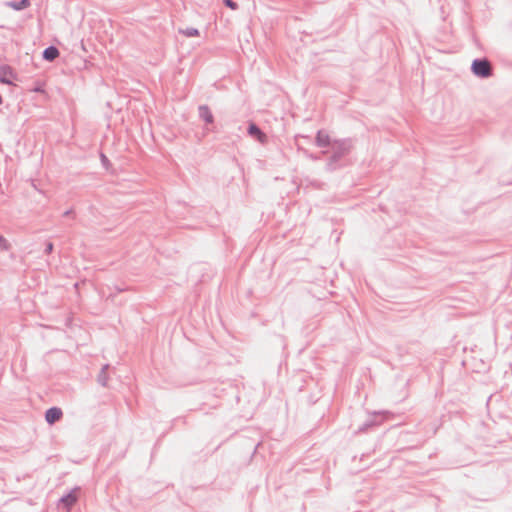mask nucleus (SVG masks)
I'll use <instances>...</instances> for the list:
<instances>
[{"label": "nucleus", "mask_w": 512, "mask_h": 512, "mask_svg": "<svg viewBox=\"0 0 512 512\" xmlns=\"http://www.w3.org/2000/svg\"><path fill=\"white\" fill-rule=\"evenodd\" d=\"M354 148V141L351 138L334 139L330 151L323 150L322 155L329 153L325 169L329 172L336 171L345 166L344 159L351 153Z\"/></svg>", "instance_id": "obj_1"}, {"label": "nucleus", "mask_w": 512, "mask_h": 512, "mask_svg": "<svg viewBox=\"0 0 512 512\" xmlns=\"http://www.w3.org/2000/svg\"><path fill=\"white\" fill-rule=\"evenodd\" d=\"M391 416L392 413L389 411H373L369 414V417L363 422V424L359 426L355 433L360 434L374 430L381 426Z\"/></svg>", "instance_id": "obj_2"}, {"label": "nucleus", "mask_w": 512, "mask_h": 512, "mask_svg": "<svg viewBox=\"0 0 512 512\" xmlns=\"http://www.w3.org/2000/svg\"><path fill=\"white\" fill-rule=\"evenodd\" d=\"M471 72L478 78L487 79L493 75V67L487 58H476L472 61Z\"/></svg>", "instance_id": "obj_3"}, {"label": "nucleus", "mask_w": 512, "mask_h": 512, "mask_svg": "<svg viewBox=\"0 0 512 512\" xmlns=\"http://www.w3.org/2000/svg\"><path fill=\"white\" fill-rule=\"evenodd\" d=\"M334 143V139L323 129H320L316 133L315 145L320 148L331 147Z\"/></svg>", "instance_id": "obj_4"}, {"label": "nucleus", "mask_w": 512, "mask_h": 512, "mask_svg": "<svg viewBox=\"0 0 512 512\" xmlns=\"http://www.w3.org/2000/svg\"><path fill=\"white\" fill-rule=\"evenodd\" d=\"M63 416V412L59 407H51L45 412V420L49 425L59 421Z\"/></svg>", "instance_id": "obj_5"}, {"label": "nucleus", "mask_w": 512, "mask_h": 512, "mask_svg": "<svg viewBox=\"0 0 512 512\" xmlns=\"http://www.w3.org/2000/svg\"><path fill=\"white\" fill-rule=\"evenodd\" d=\"M9 77H16L12 67L9 65L0 66V83L12 85L13 83Z\"/></svg>", "instance_id": "obj_6"}, {"label": "nucleus", "mask_w": 512, "mask_h": 512, "mask_svg": "<svg viewBox=\"0 0 512 512\" xmlns=\"http://www.w3.org/2000/svg\"><path fill=\"white\" fill-rule=\"evenodd\" d=\"M250 136L255 137L260 142H264L267 138L266 134L255 123H250L247 129Z\"/></svg>", "instance_id": "obj_7"}, {"label": "nucleus", "mask_w": 512, "mask_h": 512, "mask_svg": "<svg viewBox=\"0 0 512 512\" xmlns=\"http://www.w3.org/2000/svg\"><path fill=\"white\" fill-rule=\"evenodd\" d=\"M198 114L205 123L211 124L214 122V116L207 105H200L198 107Z\"/></svg>", "instance_id": "obj_8"}, {"label": "nucleus", "mask_w": 512, "mask_h": 512, "mask_svg": "<svg viewBox=\"0 0 512 512\" xmlns=\"http://www.w3.org/2000/svg\"><path fill=\"white\" fill-rule=\"evenodd\" d=\"M59 54L60 52L58 48L54 45H50L43 50L42 58L46 61L52 62L59 56Z\"/></svg>", "instance_id": "obj_9"}, {"label": "nucleus", "mask_w": 512, "mask_h": 512, "mask_svg": "<svg viewBox=\"0 0 512 512\" xmlns=\"http://www.w3.org/2000/svg\"><path fill=\"white\" fill-rule=\"evenodd\" d=\"M77 499L75 491L72 490L60 498V503L69 510L77 502Z\"/></svg>", "instance_id": "obj_10"}, {"label": "nucleus", "mask_w": 512, "mask_h": 512, "mask_svg": "<svg viewBox=\"0 0 512 512\" xmlns=\"http://www.w3.org/2000/svg\"><path fill=\"white\" fill-rule=\"evenodd\" d=\"M31 5V0H19V1H8L6 6L12 8L15 11H21L28 8Z\"/></svg>", "instance_id": "obj_11"}, {"label": "nucleus", "mask_w": 512, "mask_h": 512, "mask_svg": "<svg viewBox=\"0 0 512 512\" xmlns=\"http://www.w3.org/2000/svg\"><path fill=\"white\" fill-rule=\"evenodd\" d=\"M108 368H109V364L103 365V367L101 368V370L97 376V382L103 387H106L107 383H108V374H107Z\"/></svg>", "instance_id": "obj_12"}, {"label": "nucleus", "mask_w": 512, "mask_h": 512, "mask_svg": "<svg viewBox=\"0 0 512 512\" xmlns=\"http://www.w3.org/2000/svg\"><path fill=\"white\" fill-rule=\"evenodd\" d=\"M179 33L186 37H197L199 36V30L194 27H187L185 29H179Z\"/></svg>", "instance_id": "obj_13"}, {"label": "nucleus", "mask_w": 512, "mask_h": 512, "mask_svg": "<svg viewBox=\"0 0 512 512\" xmlns=\"http://www.w3.org/2000/svg\"><path fill=\"white\" fill-rule=\"evenodd\" d=\"M298 150L302 151V153L304 154L305 157H307V158H309V159H311L313 161H317V160L320 159V156L315 155V154L309 152L306 149L300 148L299 146H298Z\"/></svg>", "instance_id": "obj_14"}, {"label": "nucleus", "mask_w": 512, "mask_h": 512, "mask_svg": "<svg viewBox=\"0 0 512 512\" xmlns=\"http://www.w3.org/2000/svg\"><path fill=\"white\" fill-rule=\"evenodd\" d=\"M11 245L10 243L7 241L6 238H4L1 234H0V249L3 250V251H8L10 249Z\"/></svg>", "instance_id": "obj_15"}, {"label": "nucleus", "mask_w": 512, "mask_h": 512, "mask_svg": "<svg viewBox=\"0 0 512 512\" xmlns=\"http://www.w3.org/2000/svg\"><path fill=\"white\" fill-rule=\"evenodd\" d=\"M223 3L226 7L230 8L232 10L238 9V4L233 0H223Z\"/></svg>", "instance_id": "obj_16"}, {"label": "nucleus", "mask_w": 512, "mask_h": 512, "mask_svg": "<svg viewBox=\"0 0 512 512\" xmlns=\"http://www.w3.org/2000/svg\"><path fill=\"white\" fill-rule=\"evenodd\" d=\"M100 160H101L102 165H103L105 168H107V167H108V165H110V161H109V159H108V158L106 157V155H105V154H103V153H101V154H100Z\"/></svg>", "instance_id": "obj_17"}, {"label": "nucleus", "mask_w": 512, "mask_h": 512, "mask_svg": "<svg viewBox=\"0 0 512 512\" xmlns=\"http://www.w3.org/2000/svg\"><path fill=\"white\" fill-rule=\"evenodd\" d=\"M53 248H54V245H53V243H52V242H46V243H45L44 253H45V254H50V253H52Z\"/></svg>", "instance_id": "obj_18"}, {"label": "nucleus", "mask_w": 512, "mask_h": 512, "mask_svg": "<svg viewBox=\"0 0 512 512\" xmlns=\"http://www.w3.org/2000/svg\"><path fill=\"white\" fill-rule=\"evenodd\" d=\"M72 214H73V210H72V209H68V210H66V211L63 213V216H64V217H68V216H70V215H72Z\"/></svg>", "instance_id": "obj_19"}]
</instances>
